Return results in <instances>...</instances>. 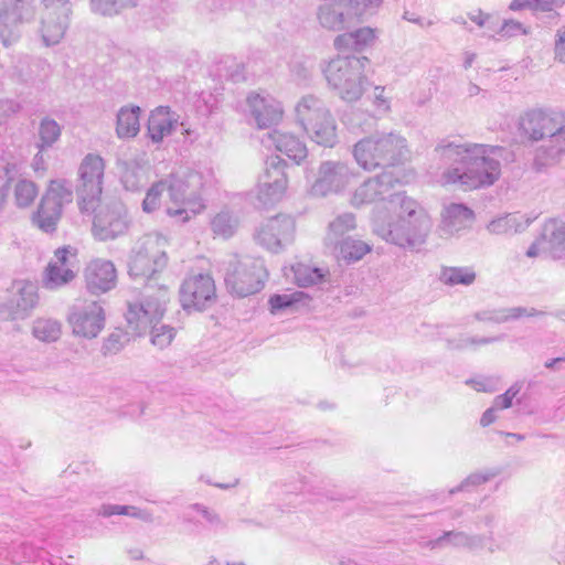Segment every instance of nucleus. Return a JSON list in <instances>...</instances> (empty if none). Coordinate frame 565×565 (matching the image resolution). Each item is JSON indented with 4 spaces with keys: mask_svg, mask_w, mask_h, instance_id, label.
<instances>
[{
    "mask_svg": "<svg viewBox=\"0 0 565 565\" xmlns=\"http://www.w3.org/2000/svg\"><path fill=\"white\" fill-rule=\"evenodd\" d=\"M214 183V171L207 166L180 167L148 189L142 210L147 213L158 210L166 198L171 203L167 214L185 223L206 209L202 191Z\"/></svg>",
    "mask_w": 565,
    "mask_h": 565,
    "instance_id": "1",
    "label": "nucleus"
},
{
    "mask_svg": "<svg viewBox=\"0 0 565 565\" xmlns=\"http://www.w3.org/2000/svg\"><path fill=\"white\" fill-rule=\"evenodd\" d=\"M436 150L451 163L438 182L463 190L492 185L501 175V159L510 156L504 147L486 143H446Z\"/></svg>",
    "mask_w": 565,
    "mask_h": 565,
    "instance_id": "2",
    "label": "nucleus"
},
{
    "mask_svg": "<svg viewBox=\"0 0 565 565\" xmlns=\"http://www.w3.org/2000/svg\"><path fill=\"white\" fill-rule=\"evenodd\" d=\"M397 207L396 220L386 217L381 211L374 213V233L385 242L403 248L422 246L431 228L428 213L417 201L404 193L392 199L390 209Z\"/></svg>",
    "mask_w": 565,
    "mask_h": 565,
    "instance_id": "3",
    "label": "nucleus"
},
{
    "mask_svg": "<svg viewBox=\"0 0 565 565\" xmlns=\"http://www.w3.org/2000/svg\"><path fill=\"white\" fill-rule=\"evenodd\" d=\"M169 301L168 288L160 286L153 289L148 286L140 301L129 303L126 320L136 335L151 330V343L159 349L167 348L173 340L175 332L172 327L157 323L162 319L166 305Z\"/></svg>",
    "mask_w": 565,
    "mask_h": 565,
    "instance_id": "4",
    "label": "nucleus"
},
{
    "mask_svg": "<svg viewBox=\"0 0 565 565\" xmlns=\"http://www.w3.org/2000/svg\"><path fill=\"white\" fill-rule=\"evenodd\" d=\"M367 63V57L355 55L330 60L323 68L328 85L345 103L360 100L365 92Z\"/></svg>",
    "mask_w": 565,
    "mask_h": 565,
    "instance_id": "5",
    "label": "nucleus"
},
{
    "mask_svg": "<svg viewBox=\"0 0 565 565\" xmlns=\"http://www.w3.org/2000/svg\"><path fill=\"white\" fill-rule=\"evenodd\" d=\"M168 241L158 233L140 237L131 249L128 273L134 279L149 280L161 273L168 264Z\"/></svg>",
    "mask_w": 565,
    "mask_h": 565,
    "instance_id": "6",
    "label": "nucleus"
},
{
    "mask_svg": "<svg viewBox=\"0 0 565 565\" xmlns=\"http://www.w3.org/2000/svg\"><path fill=\"white\" fill-rule=\"evenodd\" d=\"M267 278L264 260L250 256H232L225 268L224 280L227 289L238 297L260 291Z\"/></svg>",
    "mask_w": 565,
    "mask_h": 565,
    "instance_id": "7",
    "label": "nucleus"
},
{
    "mask_svg": "<svg viewBox=\"0 0 565 565\" xmlns=\"http://www.w3.org/2000/svg\"><path fill=\"white\" fill-rule=\"evenodd\" d=\"M295 114L309 138L329 141L335 137V120L326 103L318 96H302L295 106Z\"/></svg>",
    "mask_w": 565,
    "mask_h": 565,
    "instance_id": "8",
    "label": "nucleus"
},
{
    "mask_svg": "<svg viewBox=\"0 0 565 565\" xmlns=\"http://www.w3.org/2000/svg\"><path fill=\"white\" fill-rule=\"evenodd\" d=\"M519 134L529 141H565V124L563 114L553 109L534 108L519 118Z\"/></svg>",
    "mask_w": 565,
    "mask_h": 565,
    "instance_id": "9",
    "label": "nucleus"
},
{
    "mask_svg": "<svg viewBox=\"0 0 565 565\" xmlns=\"http://www.w3.org/2000/svg\"><path fill=\"white\" fill-rule=\"evenodd\" d=\"M105 163L102 157L87 154L78 167L77 205L82 214H92L103 193Z\"/></svg>",
    "mask_w": 565,
    "mask_h": 565,
    "instance_id": "10",
    "label": "nucleus"
},
{
    "mask_svg": "<svg viewBox=\"0 0 565 565\" xmlns=\"http://www.w3.org/2000/svg\"><path fill=\"white\" fill-rule=\"evenodd\" d=\"M40 302L36 284L28 279L14 280L0 297V320L19 321L28 319Z\"/></svg>",
    "mask_w": 565,
    "mask_h": 565,
    "instance_id": "11",
    "label": "nucleus"
},
{
    "mask_svg": "<svg viewBox=\"0 0 565 565\" xmlns=\"http://www.w3.org/2000/svg\"><path fill=\"white\" fill-rule=\"evenodd\" d=\"M73 185L65 179L52 180L33 216L34 224L45 233L56 230L65 205L73 201Z\"/></svg>",
    "mask_w": 565,
    "mask_h": 565,
    "instance_id": "12",
    "label": "nucleus"
},
{
    "mask_svg": "<svg viewBox=\"0 0 565 565\" xmlns=\"http://www.w3.org/2000/svg\"><path fill=\"white\" fill-rule=\"evenodd\" d=\"M147 135L150 141H163L173 137L178 131L185 139L195 140L200 134L188 120L169 105H159L152 108L146 121Z\"/></svg>",
    "mask_w": 565,
    "mask_h": 565,
    "instance_id": "13",
    "label": "nucleus"
},
{
    "mask_svg": "<svg viewBox=\"0 0 565 565\" xmlns=\"http://www.w3.org/2000/svg\"><path fill=\"white\" fill-rule=\"evenodd\" d=\"M35 17L32 0H0V42L4 47L22 38V28Z\"/></svg>",
    "mask_w": 565,
    "mask_h": 565,
    "instance_id": "14",
    "label": "nucleus"
},
{
    "mask_svg": "<svg viewBox=\"0 0 565 565\" xmlns=\"http://www.w3.org/2000/svg\"><path fill=\"white\" fill-rule=\"evenodd\" d=\"M353 156L364 170L404 163L409 150L402 143H354Z\"/></svg>",
    "mask_w": 565,
    "mask_h": 565,
    "instance_id": "15",
    "label": "nucleus"
},
{
    "mask_svg": "<svg viewBox=\"0 0 565 565\" xmlns=\"http://www.w3.org/2000/svg\"><path fill=\"white\" fill-rule=\"evenodd\" d=\"M77 271V250L72 246L60 247L43 271L42 286L47 290H57L72 282Z\"/></svg>",
    "mask_w": 565,
    "mask_h": 565,
    "instance_id": "16",
    "label": "nucleus"
},
{
    "mask_svg": "<svg viewBox=\"0 0 565 565\" xmlns=\"http://www.w3.org/2000/svg\"><path fill=\"white\" fill-rule=\"evenodd\" d=\"M267 169L256 189V202L258 207L267 209L278 203L287 189V177L282 170L286 160L279 154L270 157Z\"/></svg>",
    "mask_w": 565,
    "mask_h": 565,
    "instance_id": "17",
    "label": "nucleus"
},
{
    "mask_svg": "<svg viewBox=\"0 0 565 565\" xmlns=\"http://www.w3.org/2000/svg\"><path fill=\"white\" fill-rule=\"evenodd\" d=\"M67 321L74 335L95 339L105 328L106 315L98 301H85L71 308Z\"/></svg>",
    "mask_w": 565,
    "mask_h": 565,
    "instance_id": "18",
    "label": "nucleus"
},
{
    "mask_svg": "<svg viewBox=\"0 0 565 565\" xmlns=\"http://www.w3.org/2000/svg\"><path fill=\"white\" fill-rule=\"evenodd\" d=\"M296 222L285 214L264 221L256 231L255 238L266 249L278 253L291 244L295 237Z\"/></svg>",
    "mask_w": 565,
    "mask_h": 565,
    "instance_id": "19",
    "label": "nucleus"
},
{
    "mask_svg": "<svg viewBox=\"0 0 565 565\" xmlns=\"http://www.w3.org/2000/svg\"><path fill=\"white\" fill-rule=\"evenodd\" d=\"M127 210L121 202L102 207L93 221V235L98 241L115 239L128 231Z\"/></svg>",
    "mask_w": 565,
    "mask_h": 565,
    "instance_id": "20",
    "label": "nucleus"
},
{
    "mask_svg": "<svg viewBox=\"0 0 565 565\" xmlns=\"http://www.w3.org/2000/svg\"><path fill=\"white\" fill-rule=\"evenodd\" d=\"M215 298L214 279L209 274H191L182 282L180 300L184 309L202 310Z\"/></svg>",
    "mask_w": 565,
    "mask_h": 565,
    "instance_id": "21",
    "label": "nucleus"
},
{
    "mask_svg": "<svg viewBox=\"0 0 565 565\" xmlns=\"http://www.w3.org/2000/svg\"><path fill=\"white\" fill-rule=\"evenodd\" d=\"M246 105L258 128L265 129L278 125L284 118L281 102L265 92H252L246 97Z\"/></svg>",
    "mask_w": 565,
    "mask_h": 565,
    "instance_id": "22",
    "label": "nucleus"
},
{
    "mask_svg": "<svg viewBox=\"0 0 565 565\" xmlns=\"http://www.w3.org/2000/svg\"><path fill=\"white\" fill-rule=\"evenodd\" d=\"M352 173L343 162L326 161L321 163L317 180L310 188L313 196L339 193L350 183Z\"/></svg>",
    "mask_w": 565,
    "mask_h": 565,
    "instance_id": "23",
    "label": "nucleus"
},
{
    "mask_svg": "<svg viewBox=\"0 0 565 565\" xmlns=\"http://www.w3.org/2000/svg\"><path fill=\"white\" fill-rule=\"evenodd\" d=\"M397 182L390 172H383L375 178L363 182L353 193L351 203L354 206L371 204L379 201H387L392 206V199L402 195V192H393V185Z\"/></svg>",
    "mask_w": 565,
    "mask_h": 565,
    "instance_id": "24",
    "label": "nucleus"
},
{
    "mask_svg": "<svg viewBox=\"0 0 565 565\" xmlns=\"http://www.w3.org/2000/svg\"><path fill=\"white\" fill-rule=\"evenodd\" d=\"M428 546L431 550L447 546L461 547L471 552H478L487 547L490 553L503 550L502 545L493 543L492 536L471 535L462 531H446L439 537L429 541Z\"/></svg>",
    "mask_w": 565,
    "mask_h": 565,
    "instance_id": "25",
    "label": "nucleus"
},
{
    "mask_svg": "<svg viewBox=\"0 0 565 565\" xmlns=\"http://www.w3.org/2000/svg\"><path fill=\"white\" fill-rule=\"evenodd\" d=\"M87 290L92 295H102L111 290L117 282V271L113 262L95 258L84 269Z\"/></svg>",
    "mask_w": 565,
    "mask_h": 565,
    "instance_id": "26",
    "label": "nucleus"
},
{
    "mask_svg": "<svg viewBox=\"0 0 565 565\" xmlns=\"http://www.w3.org/2000/svg\"><path fill=\"white\" fill-rule=\"evenodd\" d=\"M71 11L44 9L41 19V38L45 46L56 45L64 38L70 24Z\"/></svg>",
    "mask_w": 565,
    "mask_h": 565,
    "instance_id": "27",
    "label": "nucleus"
},
{
    "mask_svg": "<svg viewBox=\"0 0 565 565\" xmlns=\"http://www.w3.org/2000/svg\"><path fill=\"white\" fill-rule=\"evenodd\" d=\"M379 38V30L371 26L358 28L351 32L339 34L333 45L338 51L363 52L374 45Z\"/></svg>",
    "mask_w": 565,
    "mask_h": 565,
    "instance_id": "28",
    "label": "nucleus"
},
{
    "mask_svg": "<svg viewBox=\"0 0 565 565\" xmlns=\"http://www.w3.org/2000/svg\"><path fill=\"white\" fill-rule=\"evenodd\" d=\"M536 218L520 212L507 213L491 220L486 228L493 235H514L524 232Z\"/></svg>",
    "mask_w": 565,
    "mask_h": 565,
    "instance_id": "29",
    "label": "nucleus"
},
{
    "mask_svg": "<svg viewBox=\"0 0 565 565\" xmlns=\"http://www.w3.org/2000/svg\"><path fill=\"white\" fill-rule=\"evenodd\" d=\"M318 20L322 28L340 31L352 24L345 0H333L319 7Z\"/></svg>",
    "mask_w": 565,
    "mask_h": 565,
    "instance_id": "30",
    "label": "nucleus"
},
{
    "mask_svg": "<svg viewBox=\"0 0 565 565\" xmlns=\"http://www.w3.org/2000/svg\"><path fill=\"white\" fill-rule=\"evenodd\" d=\"M545 252L554 259L565 257V222L550 218L542 227L541 236Z\"/></svg>",
    "mask_w": 565,
    "mask_h": 565,
    "instance_id": "31",
    "label": "nucleus"
},
{
    "mask_svg": "<svg viewBox=\"0 0 565 565\" xmlns=\"http://www.w3.org/2000/svg\"><path fill=\"white\" fill-rule=\"evenodd\" d=\"M475 218L473 211L462 203H450L441 213V227L447 234H456L470 226Z\"/></svg>",
    "mask_w": 565,
    "mask_h": 565,
    "instance_id": "32",
    "label": "nucleus"
},
{
    "mask_svg": "<svg viewBox=\"0 0 565 565\" xmlns=\"http://www.w3.org/2000/svg\"><path fill=\"white\" fill-rule=\"evenodd\" d=\"M300 486L297 488L301 493L326 498L328 500H344L350 498L343 491L337 489L332 480L328 477L309 476L300 480Z\"/></svg>",
    "mask_w": 565,
    "mask_h": 565,
    "instance_id": "33",
    "label": "nucleus"
},
{
    "mask_svg": "<svg viewBox=\"0 0 565 565\" xmlns=\"http://www.w3.org/2000/svg\"><path fill=\"white\" fill-rule=\"evenodd\" d=\"M141 108L135 104L121 106L116 115V134L120 139H132L138 136L141 122Z\"/></svg>",
    "mask_w": 565,
    "mask_h": 565,
    "instance_id": "34",
    "label": "nucleus"
},
{
    "mask_svg": "<svg viewBox=\"0 0 565 565\" xmlns=\"http://www.w3.org/2000/svg\"><path fill=\"white\" fill-rule=\"evenodd\" d=\"M150 167L147 162H125L120 171V181L124 188L130 192L140 191L149 180Z\"/></svg>",
    "mask_w": 565,
    "mask_h": 565,
    "instance_id": "35",
    "label": "nucleus"
},
{
    "mask_svg": "<svg viewBox=\"0 0 565 565\" xmlns=\"http://www.w3.org/2000/svg\"><path fill=\"white\" fill-rule=\"evenodd\" d=\"M545 312L539 311L534 308L526 307H512L493 310L491 312H482L477 315V319L493 321L495 323H503L510 320H516L523 317H539L544 316Z\"/></svg>",
    "mask_w": 565,
    "mask_h": 565,
    "instance_id": "36",
    "label": "nucleus"
},
{
    "mask_svg": "<svg viewBox=\"0 0 565 565\" xmlns=\"http://www.w3.org/2000/svg\"><path fill=\"white\" fill-rule=\"evenodd\" d=\"M210 225L215 236L230 238L236 233L239 220L232 211L224 209L211 218Z\"/></svg>",
    "mask_w": 565,
    "mask_h": 565,
    "instance_id": "37",
    "label": "nucleus"
},
{
    "mask_svg": "<svg viewBox=\"0 0 565 565\" xmlns=\"http://www.w3.org/2000/svg\"><path fill=\"white\" fill-rule=\"evenodd\" d=\"M32 334L39 341L55 342L62 335V323L53 318H36L32 323Z\"/></svg>",
    "mask_w": 565,
    "mask_h": 565,
    "instance_id": "38",
    "label": "nucleus"
},
{
    "mask_svg": "<svg viewBox=\"0 0 565 565\" xmlns=\"http://www.w3.org/2000/svg\"><path fill=\"white\" fill-rule=\"evenodd\" d=\"M477 274L472 267H443L439 280L447 286H470L476 281Z\"/></svg>",
    "mask_w": 565,
    "mask_h": 565,
    "instance_id": "39",
    "label": "nucleus"
},
{
    "mask_svg": "<svg viewBox=\"0 0 565 565\" xmlns=\"http://www.w3.org/2000/svg\"><path fill=\"white\" fill-rule=\"evenodd\" d=\"M356 227L355 215L353 213H342L334 217L328 225L327 241L331 244H338L340 237L353 231Z\"/></svg>",
    "mask_w": 565,
    "mask_h": 565,
    "instance_id": "40",
    "label": "nucleus"
},
{
    "mask_svg": "<svg viewBox=\"0 0 565 565\" xmlns=\"http://www.w3.org/2000/svg\"><path fill=\"white\" fill-rule=\"evenodd\" d=\"M565 153V148L558 147V143L542 145L535 151L533 168L536 172H542L547 167L558 162L561 154Z\"/></svg>",
    "mask_w": 565,
    "mask_h": 565,
    "instance_id": "41",
    "label": "nucleus"
},
{
    "mask_svg": "<svg viewBox=\"0 0 565 565\" xmlns=\"http://www.w3.org/2000/svg\"><path fill=\"white\" fill-rule=\"evenodd\" d=\"M352 24L374 15L383 0H345Z\"/></svg>",
    "mask_w": 565,
    "mask_h": 565,
    "instance_id": "42",
    "label": "nucleus"
},
{
    "mask_svg": "<svg viewBox=\"0 0 565 565\" xmlns=\"http://www.w3.org/2000/svg\"><path fill=\"white\" fill-rule=\"evenodd\" d=\"M337 245H339V256L348 263L360 260L372 249L370 244L352 237H347Z\"/></svg>",
    "mask_w": 565,
    "mask_h": 565,
    "instance_id": "43",
    "label": "nucleus"
},
{
    "mask_svg": "<svg viewBox=\"0 0 565 565\" xmlns=\"http://www.w3.org/2000/svg\"><path fill=\"white\" fill-rule=\"evenodd\" d=\"M292 279L299 287H309L321 282L326 276L320 268L298 263L290 268Z\"/></svg>",
    "mask_w": 565,
    "mask_h": 565,
    "instance_id": "44",
    "label": "nucleus"
},
{
    "mask_svg": "<svg viewBox=\"0 0 565 565\" xmlns=\"http://www.w3.org/2000/svg\"><path fill=\"white\" fill-rule=\"evenodd\" d=\"M98 514L106 518L113 515H128L145 522L153 521V516L150 511L142 510L134 505L103 504L98 510Z\"/></svg>",
    "mask_w": 565,
    "mask_h": 565,
    "instance_id": "45",
    "label": "nucleus"
},
{
    "mask_svg": "<svg viewBox=\"0 0 565 565\" xmlns=\"http://www.w3.org/2000/svg\"><path fill=\"white\" fill-rule=\"evenodd\" d=\"M499 473L498 470L488 469L484 471H479L471 473L468 476L459 486L449 490V494L458 493V492H469L478 488L479 486L490 481Z\"/></svg>",
    "mask_w": 565,
    "mask_h": 565,
    "instance_id": "46",
    "label": "nucleus"
},
{
    "mask_svg": "<svg viewBox=\"0 0 565 565\" xmlns=\"http://www.w3.org/2000/svg\"><path fill=\"white\" fill-rule=\"evenodd\" d=\"M39 194L36 184L30 180H19L14 186L15 204L19 207L30 206Z\"/></svg>",
    "mask_w": 565,
    "mask_h": 565,
    "instance_id": "47",
    "label": "nucleus"
},
{
    "mask_svg": "<svg viewBox=\"0 0 565 565\" xmlns=\"http://www.w3.org/2000/svg\"><path fill=\"white\" fill-rule=\"evenodd\" d=\"M138 0H90L92 9L103 15H113L122 9L136 6Z\"/></svg>",
    "mask_w": 565,
    "mask_h": 565,
    "instance_id": "48",
    "label": "nucleus"
},
{
    "mask_svg": "<svg viewBox=\"0 0 565 565\" xmlns=\"http://www.w3.org/2000/svg\"><path fill=\"white\" fill-rule=\"evenodd\" d=\"M302 295V292H292L271 296L268 301L270 312L277 315L286 309L292 308L300 300Z\"/></svg>",
    "mask_w": 565,
    "mask_h": 565,
    "instance_id": "49",
    "label": "nucleus"
},
{
    "mask_svg": "<svg viewBox=\"0 0 565 565\" xmlns=\"http://www.w3.org/2000/svg\"><path fill=\"white\" fill-rule=\"evenodd\" d=\"M276 148L291 162L299 164L308 156L306 143H277Z\"/></svg>",
    "mask_w": 565,
    "mask_h": 565,
    "instance_id": "50",
    "label": "nucleus"
},
{
    "mask_svg": "<svg viewBox=\"0 0 565 565\" xmlns=\"http://www.w3.org/2000/svg\"><path fill=\"white\" fill-rule=\"evenodd\" d=\"M493 33L500 38H513L529 33V30L519 21L505 20L498 30L488 28V35L493 36Z\"/></svg>",
    "mask_w": 565,
    "mask_h": 565,
    "instance_id": "51",
    "label": "nucleus"
},
{
    "mask_svg": "<svg viewBox=\"0 0 565 565\" xmlns=\"http://www.w3.org/2000/svg\"><path fill=\"white\" fill-rule=\"evenodd\" d=\"M127 341V334L122 330L117 329L104 340L102 352L105 355L116 354L125 347Z\"/></svg>",
    "mask_w": 565,
    "mask_h": 565,
    "instance_id": "52",
    "label": "nucleus"
},
{
    "mask_svg": "<svg viewBox=\"0 0 565 565\" xmlns=\"http://www.w3.org/2000/svg\"><path fill=\"white\" fill-rule=\"evenodd\" d=\"M61 131L60 124L50 117H44L40 122L39 136L41 141H57Z\"/></svg>",
    "mask_w": 565,
    "mask_h": 565,
    "instance_id": "53",
    "label": "nucleus"
},
{
    "mask_svg": "<svg viewBox=\"0 0 565 565\" xmlns=\"http://www.w3.org/2000/svg\"><path fill=\"white\" fill-rule=\"evenodd\" d=\"M372 106L379 115H387L391 109V98L385 95V87L377 85L373 89Z\"/></svg>",
    "mask_w": 565,
    "mask_h": 565,
    "instance_id": "54",
    "label": "nucleus"
},
{
    "mask_svg": "<svg viewBox=\"0 0 565 565\" xmlns=\"http://www.w3.org/2000/svg\"><path fill=\"white\" fill-rule=\"evenodd\" d=\"M11 563L36 562L35 551L32 545L22 543L18 550L8 552Z\"/></svg>",
    "mask_w": 565,
    "mask_h": 565,
    "instance_id": "55",
    "label": "nucleus"
},
{
    "mask_svg": "<svg viewBox=\"0 0 565 565\" xmlns=\"http://www.w3.org/2000/svg\"><path fill=\"white\" fill-rule=\"evenodd\" d=\"M519 385H512L509 390L505 391V393L497 396L493 401V406L497 409H505L509 408L512 405V399L518 395L520 392Z\"/></svg>",
    "mask_w": 565,
    "mask_h": 565,
    "instance_id": "56",
    "label": "nucleus"
},
{
    "mask_svg": "<svg viewBox=\"0 0 565 565\" xmlns=\"http://www.w3.org/2000/svg\"><path fill=\"white\" fill-rule=\"evenodd\" d=\"M555 61L565 64V26L559 28L555 34L554 43Z\"/></svg>",
    "mask_w": 565,
    "mask_h": 565,
    "instance_id": "57",
    "label": "nucleus"
},
{
    "mask_svg": "<svg viewBox=\"0 0 565 565\" xmlns=\"http://www.w3.org/2000/svg\"><path fill=\"white\" fill-rule=\"evenodd\" d=\"M216 105L215 97L210 94L202 92L196 100V107L206 114H211Z\"/></svg>",
    "mask_w": 565,
    "mask_h": 565,
    "instance_id": "58",
    "label": "nucleus"
},
{
    "mask_svg": "<svg viewBox=\"0 0 565 565\" xmlns=\"http://www.w3.org/2000/svg\"><path fill=\"white\" fill-rule=\"evenodd\" d=\"M532 11L550 12L564 4V0H533Z\"/></svg>",
    "mask_w": 565,
    "mask_h": 565,
    "instance_id": "59",
    "label": "nucleus"
},
{
    "mask_svg": "<svg viewBox=\"0 0 565 565\" xmlns=\"http://www.w3.org/2000/svg\"><path fill=\"white\" fill-rule=\"evenodd\" d=\"M21 105L14 99L0 100V117H10L20 111Z\"/></svg>",
    "mask_w": 565,
    "mask_h": 565,
    "instance_id": "60",
    "label": "nucleus"
},
{
    "mask_svg": "<svg viewBox=\"0 0 565 565\" xmlns=\"http://www.w3.org/2000/svg\"><path fill=\"white\" fill-rule=\"evenodd\" d=\"M44 9L46 10H63L71 11L68 0H42Z\"/></svg>",
    "mask_w": 565,
    "mask_h": 565,
    "instance_id": "61",
    "label": "nucleus"
},
{
    "mask_svg": "<svg viewBox=\"0 0 565 565\" xmlns=\"http://www.w3.org/2000/svg\"><path fill=\"white\" fill-rule=\"evenodd\" d=\"M193 509L196 510L207 522L212 524L220 522L218 516L214 512L210 511L207 508L200 504H194Z\"/></svg>",
    "mask_w": 565,
    "mask_h": 565,
    "instance_id": "62",
    "label": "nucleus"
},
{
    "mask_svg": "<svg viewBox=\"0 0 565 565\" xmlns=\"http://www.w3.org/2000/svg\"><path fill=\"white\" fill-rule=\"evenodd\" d=\"M541 252H545V248L542 238L540 237L527 248L526 256L533 258L539 256Z\"/></svg>",
    "mask_w": 565,
    "mask_h": 565,
    "instance_id": "63",
    "label": "nucleus"
},
{
    "mask_svg": "<svg viewBox=\"0 0 565 565\" xmlns=\"http://www.w3.org/2000/svg\"><path fill=\"white\" fill-rule=\"evenodd\" d=\"M498 409L492 405L490 408H488L480 418V424L483 427H487L491 425L495 420V412Z\"/></svg>",
    "mask_w": 565,
    "mask_h": 565,
    "instance_id": "64",
    "label": "nucleus"
}]
</instances>
